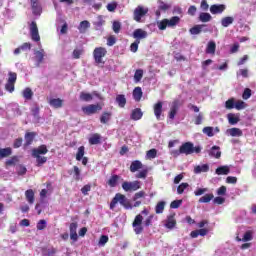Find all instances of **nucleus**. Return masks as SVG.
Instances as JSON below:
<instances>
[{"instance_id": "nucleus-1", "label": "nucleus", "mask_w": 256, "mask_h": 256, "mask_svg": "<svg viewBox=\"0 0 256 256\" xmlns=\"http://www.w3.org/2000/svg\"><path fill=\"white\" fill-rule=\"evenodd\" d=\"M117 203H120L124 209H133V205H131V201L125 197L123 194H116L110 203V209H115Z\"/></svg>"}, {"instance_id": "nucleus-2", "label": "nucleus", "mask_w": 256, "mask_h": 256, "mask_svg": "<svg viewBox=\"0 0 256 256\" xmlns=\"http://www.w3.org/2000/svg\"><path fill=\"white\" fill-rule=\"evenodd\" d=\"M48 151L49 150L45 145H41L38 148L32 150V156L35 157L38 166L47 163V157L41 155H47Z\"/></svg>"}, {"instance_id": "nucleus-3", "label": "nucleus", "mask_w": 256, "mask_h": 256, "mask_svg": "<svg viewBox=\"0 0 256 256\" xmlns=\"http://www.w3.org/2000/svg\"><path fill=\"white\" fill-rule=\"evenodd\" d=\"M181 18L179 16H173L170 19H163L156 22V25L160 31H165L167 27H175L178 25Z\"/></svg>"}, {"instance_id": "nucleus-4", "label": "nucleus", "mask_w": 256, "mask_h": 256, "mask_svg": "<svg viewBox=\"0 0 256 256\" xmlns=\"http://www.w3.org/2000/svg\"><path fill=\"white\" fill-rule=\"evenodd\" d=\"M17 82V73L15 72H9L8 74V80L5 84V89L8 91V93H13L15 91V83Z\"/></svg>"}, {"instance_id": "nucleus-5", "label": "nucleus", "mask_w": 256, "mask_h": 256, "mask_svg": "<svg viewBox=\"0 0 256 256\" xmlns=\"http://www.w3.org/2000/svg\"><path fill=\"white\" fill-rule=\"evenodd\" d=\"M106 55H107V49H105L104 47H97L93 51L94 61L98 65L103 63V57H105Z\"/></svg>"}, {"instance_id": "nucleus-6", "label": "nucleus", "mask_w": 256, "mask_h": 256, "mask_svg": "<svg viewBox=\"0 0 256 256\" xmlns=\"http://www.w3.org/2000/svg\"><path fill=\"white\" fill-rule=\"evenodd\" d=\"M132 227L136 235H141V233H143V215L138 214L135 217Z\"/></svg>"}, {"instance_id": "nucleus-7", "label": "nucleus", "mask_w": 256, "mask_h": 256, "mask_svg": "<svg viewBox=\"0 0 256 256\" xmlns=\"http://www.w3.org/2000/svg\"><path fill=\"white\" fill-rule=\"evenodd\" d=\"M103 109V104H89L87 106L82 107L83 113L85 115H95L98 111Z\"/></svg>"}, {"instance_id": "nucleus-8", "label": "nucleus", "mask_w": 256, "mask_h": 256, "mask_svg": "<svg viewBox=\"0 0 256 256\" xmlns=\"http://www.w3.org/2000/svg\"><path fill=\"white\" fill-rule=\"evenodd\" d=\"M147 13H149L148 8H145L143 6H138L134 10V20L137 21V23H141V18L145 17V15H147Z\"/></svg>"}, {"instance_id": "nucleus-9", "label": "nucleus", "mask_w": 256, "mask_h": 256, "mask_svg": "<svg viewBox=\"0 0 256 256\" xmlns=\"http://www.w3.org/2000/svg\"><path fill=\"white\" fill-rule=\"evenodd\" d=\"M122 189L124 191H137L138 189H141V182L139 181H133V182H124L122 184Z\"/></svg>"}, {"instance_id": "nucleus-10", "label": "nucleus", "mask_w": 256, "mask_h": 256, "mask_svg": "<svg viewBox=\"0 0 256 256\" xmlns=\"http://www.w3.org/2000/svg\"><path fill=\"white\" fill-rule=\"evenodd\" d=\"M93 97H97L98 99H100V101H103V97H101L97 92H93L92 94L87 92H81L80 94L81 101H93Z\"/></svg>"}, {"instance_id": "nucleus-11", "label": "nucleus", "mask_w": 256, "mask_h": 256, "mask_svg": "<svg viewBox=\"0 0 256 256\" xmlns=\"http://www.w3.org/2000/svg\"><path fill=\"white\" fill-rule=\"evenodd\" d=\"M30 34L32 41H41V36H39V29L37 28V23L32 22L30 24Z\"/></svg>"}, {"instance_id": "nucleus-12", "label": "nucleus", "mask_w": 256, "mask_h": 256, "mask_svg": "<svg viewBox=\"0 0 256 256\" xmlns=\"http://www.w3.org/2000/svg\"><path fill=\"white\" fill-rule=\"evenodd\" d=\"M181 153L184 155H191V153H195V147L191 142H186L180 146Z\"/></svg>"}, {"instance_id": "nucleus-13", "label": "nucleus", "mask_w": 256, "mask_h": 256, "mask_svg": "<svg viewBox=\"0 0 256 256\" xmlns=\"http://www.w3.org/2000/svg\"><path fill=\"white\" fill-rule=\"evenodd\" d=\"M225 9H227L225 4H214L210 6V13H212V15H221Z\"/></svg>"}, {"instance_id": "nucleus-14", "label": "nucleus", "mask_w": 256, "mask_h": 256, "mask_svg": "<svg viewBox=\"0 0 256 256\" xmlns=\"http://www.w3.org/2000/svg\"><path fill=\"white\" fill-rule=\"evenodd\" d=\"M227 137H243V130L240 128H229L225 131Z\"/></svg>"}, {"instance_id": "nucleus-15", "label": "nucleus", "mask_w": 256, "mask_h": 256, "mask_svg": "<svg viewBox=\"0 0 256 256\" xmlns=\"http://www.w3.org/2000/svg\"><path fill=\"white\" fill-rule=\"evenodd\" d=\"M132 37L136 39V41H141V39H147V31L138 28L134 30Z\"/></svg>"}, {"instance_id": "nucleus-16", "label": "nucleus", "mask_w": 256, "mask_h": 256, "mask_svg": "<svg viewBox=\"0 0 256 256\" xmlns=\"http://www.w3.org/2000/svg\"><path fill=\"white\" fill-rule=\"evenodd\" d=\"M34 61L37 64V67L43 63V59L45 58V50L41 49L39 51L34 52Z\"/></svg>"}, {"instance_id": "nucleus-17", "label": "nucleus", "mask_w": 256, "mask_h": 256, "mask_svg": "<svg viewBox=\"0 0 256 256\" xmlns=\"http://www.w3.org/2000/svg\"><path fill=\"white\" fill-rule=\"evenodd\" d=\"M162 113H163V103L158 102L154 105V115L158 121H161Z\"/></svg>"}, {"instance_id": "nucleus-18", "label": "nucleus", "mask_w": 256, "mask_h": 256, "mask_svg": "<svg viewBox=\"0 0 256 256\" xmlns=\"http://www.w3.org/2000/svg\"><path fill=\"white\" fill-rule=\"evenodd\" d=\"M50 107H53L54 109H61L63 107V99L61 98H51L49 100Z\"/></svg>"}, {"instance_id": "nucleus-19", "label": "nucleus", "mask_w": 256, "mask_h": 256, "mask_svg": "<svg viewBox=\"0 0 256 256\" xmlns=\"http://www.w3.org/2000/svg\"><path fill=\"white\" fill-rule=\"evenodd\" d=\"M253 240V232L251 230H248L244 233L243 237L240 238L239 236L236 237V241L243 243H247V241H252Z\"/></svg>"}, {"instance_id": "nucleus-20", "label": "nucleus", "mask_w": 256, "mask_h": 256, "mask_svg": "<svg viewBox=\"0 0 256 256\" xmlns=\"http://www.w3.org/2000/svg\"><path fill=\"white\" fill-rule=\"evenodd\" d=\"M31 7L34 15H41V4H39V0H31Z\"/></svg>"}, {"instance_id": "nucleus-21", "label": "nucleus", "mask_w": 256, "mask_h": 256, "mask_svg": "<svg viewBox=\"0 0 256 256\" xmlns=\"http://www.w3.org/2000/svg\"><path fill=\"white\" fill-rule=\"evenodd\" d=\"M70 239H72V241H77V239H79L77 236V223L75 222L70 224Z\"/></svg>"}, {"instance_id": "nucleus-22", "label": "nucleus", "mask_w": 256, "mask_h": 256, "mask_svg": "<svg viewBox=\"0 0 256 256\" xmlns=\"http://www.w3.org/2000/svg\"><path fill=\"white\" fill-rule=\"evenodd\" d=\"M215 49H217L215 41H209L205 51L208 55H215Z\"/></svg>"}, {"instance_id": "nucleus-23", "label": "nucleus", "mask_w": 256, "mask_h": 256, "mask_svg": "<svg viewBox=\"0 0 256 256\" xmlns=\"http://www.w3.org/2000/svg\"><path fill=\"white\" fill-rule=\"evenodd\" d=\"M209 171L208 164H201L194 167V173L199 175V173H207Z\"/></svg>"}, {"instance_id": "nucleus-24", "label": "nucleus", "mask_w": 256, "mask_h": 256, "mask_svg": "<svg viewBox=\"0 0 256 256\" xmlns=\"http://www.w3.org/2000/svg\"><path fill=\"white\" fill-rule=\"evenodd\" d=\"M25 197L30 205H33V203H35V192L33 190H26Z\"/></svg>"}, {"instance_id": "nucleus-25", "label": "nucleus", "mask_w": 256, "mask_h": 256, "mask_svg": "<svg viewBox=\"0 0 256 256\" xmlns=\"http://www.w3.org/2000/svg\"><path fill=\"white\" fill-rule=\"evenodd\" d=\"M116 103L118 104V107H125L127 105V98H125V95L123 94H118L116 96Z\"/></svg>"}, {"instance_id": "nucleus-26", "label": "nucleus", "mask_w": 256, "mask_h": 256, "mask_svg": "<svg viewBox=\"0 0 256 256\" xmlns=\"http://www.w3.org/2000/svg\"><path fill=\"white\" fill-rule=\"evenodd\" d=\"M229 171H231V167L227 165L220 166L216 169V175H229Z\"/></svg>"}, {"instance_id": "nucleus-27", "label": "nucleus", "mask_w": 256, "mask_h": 256, "mask_svg": "<svg viewBox=\"0 0 256 256\" xmlns=\"http://www.w3.org/2000/svg\"><path fill=\"white\" fill-rule=\"evenodd\" d=\"M141 117H143V112L141 111V109L136 108L132 111L131 119H133V121H139Z\"/></svg>"}, {"instance_id": "nucleus-28", "label": "nucleus", "mask_w": 256, "mask_h": 256, "mask_svg": "<svg viewBox=\"0 0 256 256\" xmlns=\"http://www.w3.org/2000/svg\"><path fill=\"white\" fill-rule=\"evenodd\" d=\"M209 155L219 159V157H221V148H219V146H213L209 152Z\"/></svg>"}, {"instance_id": "nucleus-29", "label": "nucleus", "mask_w": 256, "mask_h": 256, "mask_svg": "<svg viewBox=\"0 0 256 256\" xmlns=\"http://www.w3.org/2000/svg\"><path fill=\"white\" fill-rule=\"evenodd\" d=\"M89 27H91V23H89V21L84 20L82 22H80V25L78 26V31H80L81 33H85Z\"/></svg>"}, {"instance_id": "nucleus-30", "label": "nucleus", "mask_w": 256, "mask_h": 256, "mask_svg": "<svg viewBox=\"0 0 256 256\" xmlns=\"http://www.w3.org/2000/svg\"><path fill=\"white\" fill-rule=\"evenodd\" d=\"M142 167H143V164L141 163V161L136 160L131 163L130 171L131 173H135L136 171H139V169H141Z\"/></svg>"}, {"instance_id": "nucleus-31", "label": "nucleus", "mask_w": 256, "mask_h": 256, "mask_svg": "<svg viewBox=\"0 0 256 256\" xmlns=\"http://www.w3.org/2000/svg\"><path fill=\"white\" fill-rule=\"evenodd\" d=\"M89 143L90 145H99V143H101V135L100 134H93L90 138H89Z\"/></svg>"}, {"instance_id": "nucleus-32", "label": "nucleus", "mask_w": 256, "mask_h": 256, "mask_svg": "<svg viewBox=\"0 0 256 256\" xmlns=\"http://www.w3.org/2000/svg\"><path fill=\"white\" fill-rule=\"evenodd\" d=\"M233 21H235V18L231 16H227L222 18L221 25L222 27H229V25H233Z\"/></svg>"}, {"instance_id": "nucleus-33", "label": "nucleus", "mask_w": 256, "mask_h": 256, "mask_svg": "<svg viewBox=\"0 0 256 256\" xmlns=\"http://www.w3.org/2000/svg\"><path fill=\"white\" fill-rule=\"evenodd\" d=\"M133 97L135 101H141V97H143V90H141V87H136L134 89Z\"/></svg>"}, {"instance_id": "nucleus-34", "label": "nucleus", "mask_w": 256, "mask_h": 256, "mask_svg": "<svg viewBox=\"0 0 256 256\" xmlns=\"http://www.w3.org/2000/svg\"><path fill=\"white\" fill-rule=\"evenodd\" d=\"M227 119H228V123L230 125H237L238 121H239V116L233 114V113H230L227 115Z\"/></svg>"}, {"instance_id": "nucleus-35", "label": "nucleus", "mask_w": 256, "mask_h": 256, "mask_svg": "<svg viewBox=\"0 0 256 256\" xmlns=\"http://www.w3.org/2000/svg\"><path fill=\"white\" fill-rule=\"evenodd\" d=\"M33 139H35V133L29 132L25 135V147H29L31 143H33Z\"/></svg>"}, {"instance_id": "nucleus-36", "label": "nucleus", "mask_w": 256, "mask_h": 256, "mask_svg": "<svg viewBox=\"0 0 256 256\" xmlns=\"http://www.w3.org/2000/svg\"><path fill=\"white\" fill-rule=\"evenodd\" d=\"M119 179H121V177H119L118 175L111 176L110 179L108 180L109 187H117V183L119 182Z\"/></svg>"}, {"instance_id": "nucleus-37", "label": "nucleus", "mask_w": 256, "mask_h": 256, "mask_svg": "<svg viewBox=\"0 0 256 256\" xmlns=\"http://www.w3.org/2000/svg\"><path fill=\"white\" fill-rule=\"evenodd\" d=\"M176 223L177 222L175 221V217L169 216L166 220L165 227H167V229H173V227H175Z\"/></svg>"}, {"instance_id": "nucleus-38", "label": "nucleus", "mask_w": 256, "mask_h": 256, "mask_svg": "<svg viewBox=\"0 0 256 256\" xmlns=\"http://www.w3.org/2000/svg\"><path fill=\"white\" fill-rule=\"evenodd\" d=\"M211 19H212V17H211V14H209V13L202 12L199 15V20L202 23H209V21H211Z\"/></svg>"}, {"instance_id": "nucleus-39", "label": "nucleus", "mask_w": 256, "mask_h": 256, "mask_svg": "<svg viewBox=\"0 0 256 256\" xmlns=\"http://www.w3.org/2000/svg\"><path fill=\"white\" fill-rule=\"evenodd\" d=\"M177 111H179V106H177V103H173L169 112V119H175Z\"/></svg>"}, {"instance_id": "nucleus-40", "label": "nucleus", "mask_w": 256, "mask_h": 256, "mask_svg": "<svg viewBox=\"0 0 256 256\" xmlns=\"http://www.w3.org/2000/svg\"><path fill=\"white\" fill-rule=\"evenodd\" d=\"M85 53V50L83 48H76L72 52L73 59H81V55Z\"/></svg>"}, {"instance_id": "nucleus-41", "label": "nucleus", "mask_w": 256, "mask_h": 256, "mask_svg": "<svg viewBox=\"0 0 256 256\" xmlns=\"http://www.w3.org/2000/svg\"><path fill=\"white\" fill-rule=\"evenodd\" d=\"M111 121V113L110 112H103L100 117V123H109Z\"/></svg>"}, {"instance_id": "nucleus-42", "label": "nucleus", "mask_w": 256, "mask_h": 256, "mask_svg": "<svg viewBox=\"0 0 256 256\" xmlns=\"http://www.w3.org/2000/svg\"><path fill=\"white\" fill-rule=\"evenodd\" d=\"M11 153V148H0V159H5V157H9Z\"/></svg>"}, {"instance_id": "nucleus-43", "label": "nucleus", "mask_w": 256, "mask_h": 256, "mask_svg": "<svg viewBox=\"0 0 256 256\" xmlns=\"http://www.w3.org/2000/svg\"><path fill=\"white\" fill-rule=\"evenodd\" d=\"M204 27H205V25H196V26L192 27L190 29L191 35H199V33H201V31H203Z\"/></svg>"}, {"instance_id": "nucleus-44", "label": "nucleus", "mask_w": 256, "mask_h": 256, "mask_svg": "<svg viewBox=\"0 0 256 256\" xmlns=\"http://www.w3.org/2000/svg\"><path fill=\"white\" fill-rule=\"evenodd\" d=\"M155 157H157V149L153 148L146 152L145 159L151 160L155 159Z\"/></svg>"}, {"instance_id": "nucleus-45", "label": "nucleus", "mask_w": 256, "mask_h": 256, "mask_svg": "<svg viewBox=\"0 0 256 256\" xmlns=\"http://www.w3.org/2000/svg\"><path fill=\"white\" fill-rule=\"evenodd\" d=\"M163 211H165V201H160L157 203L156 207H155V213H157L158 215L163 213Z\"/></svg>"}, {"instance_id": "nucleus-46", "label": "nucleus", "mask_w": 256, "mask_h": 256, "mask_svg": "<svg viewBox=\"0 0 256 256\" xmlns=\"http://www.w3.org/2000/svg\"><path fill=\"white\" fill-rule=\"evenodd\" d=\"M214 197L215 196L213 194H205L199 199V203H209L212 201V199H214Z\"/></svg>"}, {"instance_id": "nucleus-47", "label": "nucleus", "mask_w": 256, "mask_h": 256, "mask_svg": "<svg viewBox=\"0 0 256 256\" xmlns=\"http://www.w3.org/2000/svg\"><path fill=\"white\" fill-rule=\"evenodd\" d=\"M84 155H85V147L80 146L78 148V152L76 154V161H81V159H83Z\"/></svg>"}, {"instance_id": "nucleus-48", "label": "nucleus", "mask_w": 256, "mask_h": 256, "mask_svg": "<svg viewBox=\"0 0 256 256\" xmlns=\"http://www.w3.org/2000/svg\"><path fill=\"white\" fill-rule=\"evenodd\" d=\"M22 95L24 99L29 100L33 97V91L31 90V88H25L22 92Z\"/></svg>"}, {"instance_id": "nucleus-49", "label": "nucleus", "mask_w": 256, "mask_h": 256, "mask_svg": "<svg viewBox=\"0 0 256 256\" xmlns=\"http://www.w3.org/2000/svg\"><path fill=\"white\" fill-rule=\"evenodd\" d=\"M245 107H247V104H245L243 100H238L237 102H234V108L238 111L245 109Z\"/></svg>"}, {"instance_id": "nucleus-50", "label": "nucleus", "mask_w": 256, "mask_h": 256, "mask_svg": "<svg viewBox=\"0 0 256 256\" xmlns=\"http://www.w3.org/2000/svg\"><path fill=\"white\" fill-rule=\"evenodd\" d=\"M94 25L96 29H101V27L105 25V20L103 19V16H98L97 20L94 22Z\"/></svg>"}, {"instance_id": "nucleus-51", "label": "nucleus", "mask_w": 256, "mask_h": 256, "mask_svg": "<svg viewBox=\"0 0 256 256\" xmlns=\"http://www.w3.org/2000/svg\"><path fill=\"white\" fill-rule=\"evenodd\" d=\"M141 79H143V70L138 69V70H136V72L134 74V81H135V83H139V81H141Z\"/></svg>"}, {"instance_id": "nucleus-52", "label": "nucleus", "mask_w": 256, "mask_h": 256, "mask_svg": "<svg viewBox=\"0 0 256 256\" xmlns=\"http://www.w3.org/2000/svg\"><path fill=\"white\" fill-rule=\"evenodd\" d=\"M56 253H57V249H55V248L44 249L42 251L43 256H53Z\"/></svg>"}, {"instance_id": "nucleus-53", "label": "nucleus", "mask_w": 256, "mask_h": 256, "mask_svg": "<svg viewBox=\"0 0 256 256\" xmlns=\"http://www.w3.org/2000/svg\"><path fill=\"white\" fill-rule=\"evenodd\" d=\"M117 5H118L117 1H112V2L107 4L106 9L110 13H113V12H115V9H117Z\"/></svg>"}, {"instance_id": "nucleus-54", "label": "nucleus", "mask_w": 256, "mask_h": 256, "mask_svg": "<svg viewBox=\"0 0 256 256\" xmlns=\"http://www.w3.org/2000/svg\"><path fill=\"white\" fill-rule=\"evenodd\" d=\"M202 131L208 137H213L215 135L213 127H204Z\"/></svg>"}, {"instance_id": "nucleus-55", "label": "nucleus", "mask_w": 256, "mask_h": 256, "mask_svg": "<svg viewBox=\"0 0 256 256\" xmlns=\"http://www.w3.org/2000/svg\"><path fill=\"white\" fill-rule=\"evenodd\" d=\"M226 109H235V98H230L225 102Z\"/></svg>"}, {"instance_id": "nucleus-56", "label": "nucleus", "mask_w": 256, "mask_h": 256, "mask_svg": "<svg viewBox=\"0 0 256 256\" xmlns=\"http://www.w3.org/2000/svg\"><path fill=\"white\" fill-rule=\"evenodd\" d=\"M187 187H189L188 183H181L177 188L178 195H183V193L185 192V189H187Z\"/></svg>"}, {"instance_id": "nucleus-57", "label": "nucleus", "mask_w": 256, "mask_h": 256, "mask_svg": "<svg viewBox=\"0 0 256 256\" xmlns=\"http://www.w3.org/2000/svg\"><path fill=\"white\" fill-rule=\"evenodd\" d=\"M109 241V236L107 235H102L99 239L98 245L100 247H105V244H107Z\"/></svg>"}, {"instance_id": "nucleus-58", "label": "nucleus", "mask_w": 256, "mask_h": 256, "mask_svg": "<svg viewBox=\"0 0 256 256\" xmlns=\"http://www.w3.org/2000/svg\"><path fill=\"white\" fill-rule=\"evenodd\" d=\"M207 191H209V189L207 188H197L195 191H194V195L196 197H200V195H205V193H207Z\"/></svg>"}, {"instance_id": "nucleus-59", "label": "nucleus", "mask_w": 256, "mask_h": 256, "mask_svg": "<svg viewBox=\"0 0 256 256\" xmlns=\"http://www.w3.org/2000/svg\"><path fill=\"white\" fill-rule=\"evenodd\" d=\"M139 43H141V41L135 40V42L131 44L130 50L132 53H137V50L139 49Z\"/></svg>"}, {"instance_id": "nucleus-60", "label": "nucleus", "mask_w": 256, "mask_h": 256, "mask_svg": "<svg viewBox=\"0 0 256 256\" xmlns=\"http://www.w3.org/2000/svg\"><path fill=\"white\" fill-rule=\"evenodd\" d=\"M37 229L38 231H43V229H46L47 228V221L45 220H40L38 223H37Z\"/></svg>"}, {"instance_id": "nucleus-61", "label": "nucleus", "mask_w": 256, "mask_h": 256, "mask_svg": "<svg viewBox=\"0 0 256 256\" xmlns=\"http://www.w3.org/2000/svg\"><path fill=\"white\" fill-rule=\"evenodd\" d=\"M182 203H183V200H174L173 202H171L170 207L171 209H179Z\"/></svg>"}, {"instance_id": "nucleus-62", "label": "nucleus", "mask_w": 256, "mask_h": 256, "mask_svg": "<svg viewBox=\"0 0 256 256\" xmlns=\"http://www.w3.org/2000/svg\"><path fill=\"white\" fill-rule=\"evenodd\" d=\"M19 162V158H17V156H13L12 158L8 159L6 161V165H17V163Z\"/></svg>"}, {"instance_id": "nucleus-63", "label": "nucleus", "mask_w": 256, "mask_h": 256, "mask_svg": "<svg viewBox=\"0 0 256 256\" xmlns=\"http://www.w3.org/2000/svg\"><path fill=\"white\" fill-rule=\"evenodd\" d=\"M114 33H119L121 31V23L119 21H114L112 25Z\"/></svg>"}, {"instance_id": "nucleus-64", "label": "nucleus", "mask_w": 256, "mask_h": 256, "mask_svg": "<svg viewBox=\"0 0 256 256\" xmlns=\"http://www.w3.org/2000/svg\"><path fill=\"white\" fill-rule=\"evenodd\" d=\"M251 97V89L246 88L242 94V99L247 100Z\"/></svg>"}]
</instances>
